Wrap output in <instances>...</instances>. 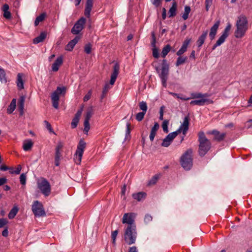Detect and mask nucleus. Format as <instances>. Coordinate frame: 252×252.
Listing matches in <instances>:
<instances>
[{
	"label": "nucleus",
	"mask_w": 252,
	"mask_h": 252,
	"mask_svg": "<svg viewBox=\"0 0 252 252\" xmlns=\"http://www.w3.org/2000/svg\"><path fill=\"white\" fill-rule=\"evenodd\" d=\"M162 0H151L152 4L156 7H158L161 4Z\"/></svg>",
	"instance_id": "obj_52"
},
{
	"label": "nucleus",
	"mask_w": 252,
	"mask_h": 252,
	"mask_svg": "<svg viewBox=\"0 0 252 252\" xmlns=\"http://www.w3.org/2000/svg\"><path fill=\"white\" fill-rule=\"evenodd\" d=\"M190 39L187 38L183 42L181 48L177 51L176 53L177 56H180L187 51L188 46L190 43Z\"/></svg>",
	"instance_id": "obj_19"
},
{
	"label": "nucleus",
	"mask_w": 252,
	"mask_h": 252,
	"mask_svg": "<svg viewBox=\"0 0 252 252\" xmlns=\"http://www.w3.org/2000/svg\"><path fill=\"white\" fill-rule=\"evenodd\" d=\"M3 17L7 19H9L11 17V13L9 11H3Z\"/></svg>",
	"instance_id": "obj_59"
},
{
	"label": "nucleus",
	"mask_w": 252,
	"mask_h": 252,
	"mask_svg": "<svg viewBox=\"0 0 252 252\" xmlns=\"http://www.w3.org/2000/svg\"><path fill=\"white\" fill-rule=\"evenodd\" d=\"M236 30L235 31V36L237 38H241L244 36L248 29V21L247 17L243 15L238 17L236 22Z\"/></svg>",
	"instance_id": "obj_4"
},
{
	"label": "nucleus",
	"mask_w": 252,
	"mask_h": 252,
	"mask_svg": "<svg viewBox=\"0 0 252 252\" xmlns=\"http://www.w3.org/2000/svg\"><path fill=\"white\" fill-rule=\"evenodd\" d=\"M159 126L157 122H155L154 126L152 127L151 130L152 131L157 132V131H158V130L159 128Z\"/></svg>",
	"instance_id": "obj_60"
},
{
	"label": "nucleus",
	"mask_w": 252,
	"mask_h": 252,
	"mask_svg": "<svg viewBox=\"0 0 252 252\" xmlns=\"http://www.w3.org/2000/svg\"><path fill=\"white\" fill-rule=\"evenodd\" d=\"M208 34V31L206 30L204 32H203L198 37V39H197L196 41V44L197 45V47L198 48H200L202 46V45L204 43L205 40L206 38V37Z\"/></svg>",
	"instance_id": "obj_23"
},
{
	"label": "nucleus",
	"mask_w": 252,
	"mask_h": 252,
	"mask_svg": "<svg viewBox=\"0 0 252 252\" xmlns=\"http://www.w3.org/2000/svg\"><path fill=\"white\" fill-rule=\"evenodd\" d=\"M158 179V176L157 175H155L149 181L148 184L149 185H155L157 182Z\"/></svg>",
	"instance_id": "obj_48"
},
{
	"label": "nucleus",
	"mask_w": 252,
	"mask_h": 252,
	"mask_svg": "<svg viewBox=\"0 0 252 252\" xmlns=\"http://www.w3.org/2000/svg\"><path fill=\"white\" fill-rule=\"evenodd\" d=\"M16 100L13 98L7 109V113L8 114H11L15 109L16 108Z\"/></svg>",
	"instance_id": "obj_31"
},
{
	"label": "nucleus",
	"mask_w": 252,
	"mask_h": 252,
	"mask_svg": "<svg viewBox=\"0 0 252 252\" xmlns=\"http://www.w3.org/2000/svg\"><path fill=\"white\" fill-rule=\"evenodd\" d=\"M63 58L60 56L57 58L52 66V69L53 71L56 72L58 71L60 66L63 63Z\"/></svg>",
	"instance_id": "obj_24"
},
{
	"label": "nucleus",
	"mask_w": 252,
	"mask_h": 252,
	"mask_svg": "<svg viewBox=\"0 0 252 252\" xmlns=\"http://www.w3.org/2000/svg\"><path fill=\"white\" fill-rule=\"evenodd\" d=\"M26 174L22 173L20 176V182L22 185H25L26 183Z\"/></svg>",
	"instance_id": "obj_45"
},
{
	"label": "nucleus",
	"mask_w": 252,
	"mask_h": 252,
	"mask_svg": "<svg viewBox=\"0 0 252 252\" xmlns=\"http://www.w3.org/2000/svg\"><path fill=\"white\" fill-rule=\"evenodd\" d=\"M80 39V37L76 36L72 40H70L65 46V50L68 51H71L75 45L77 43Z\"/></svg>",
	"instance_id": "obj_20"
},
{
	"label": "nucleus",
	"mask_w": 252,
	"mask_h": 252,
	"mask_svg": "<svg viewBox=\"0 0 252 252\" xmlns=\"http://www.w3.org/2000/svg\"><path fill=\"white\" fill-rule=\"evenodd\" d=\"M47 36V32H42L40 33L39 35L34 38L33 40V43L34 44H38L40 42L43 41Z\"/></svg>",
	"instance_id": "obj_26"
},
{
	"label": "nucleus",
	"mask_w": 252,
	"mask_h": 252,
	"mask_svg": "<svg viewBox=\"0 0 252 252\" xmlns=\"http://www.w3.org/2000/svg\"><path fill=\"white\" fill-rule=\"evenodd\" d=\"M137 237L136 227H126L124 233V239L129 245L135 243Z\"/></svg>",
	"instance_id": "obj_7"
},
{
	"label": "nucleus",
	"mask_w": 252,
	"mask_h": 252,
	"mask_svg": "<svg viewBox=\"0 0 252 252\" xmlns=\"http://www.w3.org/2000/svg\"><path fill=\"white\" fill-rule=\"evenodd\" d=\"M223 42V41L219 38L216 43L213 46L212 50H214L218 46H220Z\"/></svg>",
	"instance_id": "obj_54"
},
{
	"label": "nucleus",
	"mask_w": 252,
	"mask_h": 252,
	"mask_svg": "<svg viewBox=\"0 0 252 252\" xmlns=\"http://www.w3.org/2000/svg\"><path fill=\"white\" fill-rule=\"evenodd\" d=\"M110 89V85L108 83L105 84L104 88L102 90V94L100 96V100L101 101L102 100V99L106 97L107 94L109 91V90Z\"/></svg>",
	"instance_id": "obj_34"
},
{
	"label": "nucleus",
	"mask_w": 252,
	"mask_h": 252,
	"mask_svg": "<svg viewBox=\"0 0 252 252\" xmlns=\"http://www.w3.org/2000/svg\"><path fill=\"white\" fill-rule=\"evenodd\" d=\"M136 214L134 213H125L122 219V222L127 224V227H136L134 220Z\"/></svg>",
	"instance_id": "obj_12"
},
{
	"label": "nucleus",
	"mask_w": 252,
	"mask_h": 252,
	"mask_svg": "<svg viewBox=\"0 0 252 252\" xmlns=\"http://www.w3.org/2000/svg\"><path fill=\"white\" fill-rule=\"evenodd\" d=\"M157 132H154L151 130L150 134L149 136L150 139L151 141H153L154 139V138L156 135Z\"/></svg>",
	"instance_id": "obj_62"
},
{
	"label": "nucleus",
	"mask_w": 252,
	"mask_h": 252,
	"mask_svg": "<svg viewBox=\"0 0 252 252\" xmlns=\"http://www.w3.org/2000/svg\"><path fill=\"white\" fill-rule=\"evenodd\" d=\"M25 97L24 96H20L18 103V107L19 111V115L22 116L24 114Z\"/></svg>",
	"instance_id": "obj_25"
},
{
	"label": "nucleus",
	"mask_w": 252,
	"mask_h": 252,
	"mask_svg": "<svg viewBox=\"0 0 252 252\" xmlns=\"http://www.w3.org/2000/svg\"><path fill=\"white\" fill-rule=\"evenodd\" d=\"M61 157L62 155L61 150H55V164L56 166H59Z\"/></svg>",
	"instance_id": "obj_32"
},
{
	"label": "nucleus",
	"mask_w": 252,
	"mask_h": 252,
	"mask_svg": "<svg viewBox=\"0 0 252 252\" xmlns=\"http://www.w3.org/2000/svg\"><path fill=\"white\" fill-rule=\"evenodd\" d=\"M92 45L91 43H88L84 46V51L87 54H90L91 53Z\"/></svg>",
	"instance_id": "obj_43"
},
{
	"label": "nucleus",
	"mask_w": 252,
	"mask_h": 252,
	"mask_svg": "<svg viewBox=\"0 0 252 252\" xmlns=\"http://www.w3.org/2000/svg\"><path fill=\"white\" fill-rule=\"evenodd\" d=\"M33 142L31 139L26 140L24 141L23 148L25 151H30L33 146Z\"/></svg>",
	"instance_id": "obj_29"
},
{
	"label": "nucleus",
	"mask_w": 252,
	"mask_h": 252,
	"mask_svg": "<svg viewBox=\"0 0 252 252\" xmlns=\"http://www.w3.org/2000/svg\"><path fill=\"white\" fill-rule=\"evenodd\" d=\"M18 212V208L17 206H14L9 212L8 217L9 219H13Z\"/></svg>",
	"instance_id": "obj_35"
},
{
	"label": "nucleus",
	"mask_w": 252,
	"mask_h": 252,
	"mask_svg": "<svg viewBox=\"0 0 252 252\" xmlns=\"http://www.w3.org/2000/svg\"><path fill=\"white\" fill-rule=\"evenodd\" d=\"M164 108H165V107L164 106H162L160 108L159 119L160 120H163V113H164Z\"/></svg>",
	"instance_id": "obj_56"
},
{
	"label": "nucleus",
	"mask_w": 252,
	"mask_h": 252,
	"mask_svg": "<svg viewBox=\"0 0 252 252\" xmlns=\"http://www.w3.org/2000/svg\"><path fill=\"white\" fill-rule=\"evenodd\" d=\"M66 93V88L65 87H58L56 90L52 93L51 95V99L53 106L56 108H59V101L60 99V95H64Z\"/></svg>",
	"instance_id": "obj_8"
},
{
	"label": "nucleus",
	"mask_w": 252,
	"mask_h": 252,
	"mask_svg": "<svg viewBox=\"0 0 252 252\" xmlns=\"http://www.w3.org/2000/svg\"><path fill=\"white\" fill-rule=\"evenodd\" d=\"M207 133L213 135L214 136L213 140L219 142L223 141L226 135V133H220L219 131L216 129L209 131Z\"/></svg>",
	"instance_id": "obj_14"
},
{
	"label": "nucleus",
	"mask_w": 252,
	"mask_h": 252,
	"mask_svg": "<svg viewBox=\"0 0 252 252\" xmlns=\"http://www.w3.org/2000/svg\"><path fill=\"white\" fill-rule=\"evenodd\" d=\"M177 7V3L174 2L169 10V17H173L176 15Z\"/></svg>",
	"instance_id": "obj_30"
},
{
	"label": "nucleus",
	"mask_w": 252,
	"mask_h": 252,
	"mask_svg": "<svg viewBox=\"0 0 252 252\" xmlns=\"http://www.w3.org/2000/svg\"><path fill=\"white\" fill-rule=\"evenodd\" d=\"M147 194L144 192H139L137 193H133L132 196L133 199L138 201H140L145 199L146 197Z\"/></svg>",
	"instance_id": "obj_27"
},
{
	"label": "nucleus",
	"mask_w": 252,
	"mask_h": 252,
	"mask_svg": "<svg viewBox=\"0 0 252 252\" xmlns=\"http://www.w3.org/2000/svg\"><path fill=\"white\" fill-rule=\"evenodd\" d=\"M118 232H119L118 230H116L112 232L111 237H112L113 244L115 243L116 237L118 234Z\"/></svg>",
	"instance_id": "obj_53"
},
{
	"label": "nucleus",
	"mask_w": 252,
	"mask_h": 252,
	"mask_svg": "<svg viewBox=\"0 0 252 252\" xmlns=\"http://www.w3.org/2000/svg\"><path fill=\"white\" fill-rule=\"evenodd\" d=\"M89 121H90L84 120V131L85 132V133H87L89 131V130H90V125Z\"/></svg>",
	"instance_id": "obj_42"
},
{
	"label": "nucleus",
	"mask_w": 252,
	"mask_h": 252,
	"mask_svg": "<svg viewBox=\"0 0 252 252\" xmlns=\"http://www.w3.org/2000/svg\"><path fill=\"white\" fill-rule=\"evenodd\" d=\"M23 74L18 73L17 77L16 84L18 90H21L24 89V81L22 79Z\"/></svg>",
	"instance_id": "obj_28"
},
{
	"label": "nucleus",
	"mask_w": 252,
	"mask_h": 252,
	"mask_svg": "<svg viewBox=\"0 0 252 252\" xmlns=\"http://www.w3.org/2000/svg\"><path fill=\"white\" fill-rule=\"evenodd\" d=\"M231 28V25L230 23H227L226 27L222 32L221 35L219 37L223 42L225 41L226 38L229 35V32Z\"/></svg>",
	"instance_id": "obj_22"
},
{
	"label": "nucleus",
	"mask_w": 252,
	"mask_h": 252,
	"mask_svg": "<svg viewBox=\"0 0 252 252\" xmlns=\"http://www.w3.org/2000/svg\"><path fill=\"white\" fill-rule=\"evenodd\" d=\"M93 115V110L92 108L88 109L86 112L85 120L90 121Z\"/></svg>",
	"instance_id": "obj_46"
},
{
	"label": "nucleus",
	"mask_w": 252,
	"mask_h": 252,
	"mask_svg": "<svg viewBox=\"0 0 252 252\" xmlns=\"http://www.w3.org/2000/svg\"><path fill=\"white\" fill-rule=\"evenodd\" d=\"M46 15V13H42L37 16L34 21V24L35 26H38L40 22H42L45 19Z\"/></svg>",
	"instance_id": "obj_36"
},
{
	"label": "nucleus",
	"mask_w": 252,
	"mask_h": 252,
	"mask_svg": "<svg viewBox=\"0 0 252 252\" xmlns=\"http://www.w3.org/2000/svg\"><path fill=\"white\" fill-rule=\"evenodd\" d=\"M120 65L118 63H116L113 67V71L111 76L110 84L114 85L119 73Z\"/></svg>",
	"instance_id": "obj_16"
},
{
	"label": "nucleus",
	"mask_w": 252,
	"mask_h": 252,
	"mask_svg": "<svg viewBox=\"0 0 252 252\" xmlns=\"http://www.w3.org/2000/svg\"><path fill=\"white\" fill-rule=\"evenodd\" d=\"M93 6V0H87L85 8L84 11V15L88 18L90 16V13Z\"/></svg>",
	"instance_id": "obj_21"
},
{
	"label": "nucleus",
	"mask_w": 252,
	"mask_h": 252,
	"mask_svg": "<svg viewBox=\"0 0 252 252\" xmlns=\"http://www.w3.org/2000/svg\"><path fill=\"white\" fill-rule=\"evenodd\" d=\"M37 186L41 193L45 196H48L51 193V185L46 179L41 178L37 182Z\"/></svg>",
	"instance_id": "obj_9"
},
{
	"label": "nucleus",
	"mask_w": 252,
	"mask_h": 252,
	"mask_svg": "<svg viewBox=\"0 0 252 252\" xmlns=\"http://www.w3.org/2000/svg\"><path fill=\"white\" fill-rule=\"evenodd\" d=\"M32 210L35 217H39L46 216L43 206L38 200L33 201Z\"/></svg>",
	"instance_id": "obj_11"
},
{
	"label": "nucleus",
	"mask_w": 252,
	"mask_h": 252,
	"mask_svg": "<svg viewBox=\"0 0 252 252\" xmlns=\"http://www.w3.org/2000/svg\"><path fill=\"white\" fill-rule=\"evenodd\" d=\"M199 148L198 154L201 157L204 156L211 147L210 141L206 138L203 131H200L198 134Z\"/></svg>",
	"instance_id": "obj_5"
},
{
	"label": "nucleus",
	"mask_w": 252,
	"mask_h": 252,
	"mask_svg": "<svg viewBox=\"0 0 252 252\" xmlns=\"http://www.w3.org/2000/svg\"><path fill=\"white\" fill-rule=\"evenodd\" d=\"M151 46L152 47L153 56L156 59H158L159 57V54L158 49L156 47V37L154 32H151Z\"/></svg>",
	"instance_id": "obj_15"
},
{
	"label": "nucleus",
	"mask_w": 252,
	"mask_h": 252,
	"mask_svg": "<svg viewBox=\"0 0 252 252\" xmlns=\"http://www.w3.org/2000/svg\"><path fill=\"white\" fill-rule=\"evenodd\" d=\"M86 21V20L84 17L80 18L71 29V33L73 34H78L83 30Z\"/></svg>",
	"instance_id": "obj_13"
},
{
	"label": "nucleus",
	"mask_w": 252,
	"mask_h": 252,
	"mask_svg": "<svg viewBox=\"0 0 252 252\" xmlns=\"http://www.w3.org/2000/svg\"><path fill=\"white\" fill-rule=\"evenodd\" d=\"M181 165L186 170H189L193 165L192 150L188 149L180 158Z\"/></svg>",
	"instance_id": "obj_6"
},
{
	"label": "nucleus",
	"mask_w": 252,
	"mask_h": 252,
	"mask_svg": "<svg viewBox=\"0 0 252 252\" xmlns=\"http://www.w3.org/2000/svg\"><path fill=\"white\" fill-rule=\"evenodd\" d=\"M86 143L82 139H81L77 145V150L74 155V160L75 162L79 165L81 163L82 158L84 151V149L86 148Z\"/></svg>",
	"instance_id": "obj_10"
},
{
	"label": "nucleus",
	"mask_w": 252,
	"mask_h": 252,
	"mask_svg": "<svg viewBox=\"0 0 252 252\" xmlns=\"http://www.w3.org/2000/svg\"><path fill=\"white\" fill-rule=\"evenodd\" d=\"M44 123L46 127L49 131V132L50 133L55 134V133L54 131L51 124L47 121H46V120L44 121Z\"/></svg>",
	"instance_id": "obj_47"
},
{
	"label": "nucleus",
	"mask_w": 252,
	"mask_h": 252,
	"mask_svg": "<svg viewBox=\"0 0 252 252\" xmlns=\"http://www.w3.org/2000/svg\"><path fill=\"white\" fill-rule=\"evenodd\" d=\"M21 166L20 165H18L15 170H13L11 168L9 171L11 174H19L21 170Z\"/></svg>",
	"instance_id": "obj_49"
},
{
	"label": "nucleus",
	"mask_w": 252,
	"mask_h": 252,
	"mask_svg": "<svg viewBox=\"0 0 252 252\" xmlns=\"http://www.w3.org/2000/svg\"><path fill=\"white\" fill-rule=\"evenodd\" d=\"M153 218L149 214H146L144 217V222L145 223L148 224L152 221Z\"/></svg>",
	"instance_id": "obj_50"
},
{
	"label": "nucleus",
	"mask_w": 252,
	"mask_h": 252,
	"mask_svg": "<svg viewBox=\"0 0 252 252\" xmlns=\"http://www.w3.org/2000/svg\"><path fill=\"white\" fill-rule=\"evenodd\" d=\"M63 144L62 142L60 141L58 143V144L55 148V150H62V148H63Z\"/></svg>",
	"instance_id": "obj_61"
},
{
	"label": "nucleus",
	"mask_w": 252,
	"mask_h": 252,
	"mask_svg": "<svg viewBox=\"0 0 252 252\" xmlns=\"http://www.w3.org/2000/svg\"><path fill=\"white\" fill-rule=\"evenodd\" d=\"M213 0H205V9L207 11L209 10L210 6L211 5L212 3Z\"/></svg>",
	"instance_id": "obj_55"
},
{
	"label": "nucleus",
	"mask_w": 252,
	"mask_h": 252,
	"mask_svg": "<svg viewBox=\"0 0 252 252\" xmlns=\"http://www.w3.org/2000/svg\"><path fill=\"white\" fill-rule=\"evenodd\" d=\"M209 96L207 93L202 94L201 93H193L190 94V97L183 98L184 100H187L189 99H197L191 100L190 102L191 105L204 106L205 104L213 103V101L210 99L206 98Z\"/></svg>",
	"instance_id": "obj_3"
},
{
	"label": "nucleus",
	"mask_w": 252,
	"mask_h": 252,
	"mask_svg": "<svg viewBox=\"0 0 252 252\" xmlns=\"http://www.w3.org/2000/svg\"><path fill=\"white\" fill-rule=\"evenodd\" d=\"M128 252H138V251L136 247L135 246H133L129 248Z\"/></svg>",
	"instance_id": "obj_64"
},
{
	"label": "nucleus",
	"mask_w": 252,
	"mask_h": 252,
	"mask_svg": "<svg viewBox=\"0 0 252 252\" xmlns=\"http://www.w3.org/2000/svg\"><path fill=\"white\" fill-rule=\"evenodd\" d=\"M190 12V7L189 6H185V11L182 15V18L184 20H187L189 17V14Z\"/></svg>",
	"instance_id": "obj_39"
},
{
	"label": "nucleus",
	"mask_w": 252,
	"mask_h": 252,
	"mask_svg": "<svg viewBox=\"0 0 252 252\" xmlns=\"http://www.w3.org/2000/svg\"><path fill=\"white\" fill-rule=\"evenodd\" d=\"M0 81L1 83H6L7 82L5 71L1 67H0Z\"/></svg>",
	"instance_id": "obj_37"
},
{
	"label": "nucleus",
	"mask_w": 252,
	"mask_h": 252,
	"mask_svg": "<svg viewBox=\"0 0 252 252\" xmlns=\"http://www.w3.org/2000/svg\"><path fill=\"white\" fill-rule=\"evenodd\" d=\"M8 235V227H6L2 232V235L4 237H7Z\"/></svg>",
	"instance_id": "obj_63"
},
{
	"label": "nucleus",
	"mask_w": 252,
	"mask_h": 252,
	"mask_svg": "<svg viewBox=\"0 0 252 252\" xmlns=\"http://www.w3.org/2000/svg\"><path fill=\"white\" fill-rule=\"evenodd\" d=\"M171 47L169 44H167L162 49L161 56L162 58H165L168 53L170 51Z\"/></svg>",
	"instance_id": "obj_33"
},
{
	"label": "nucleus",
	"mask_w": 252,
	"mask_h": 252,
	"mask_svg": "<svg viewBox=\"0 0 252 252\" xmlns=\"http://www.w3.org/2000/svg\"><path fill=\"white\" fill-rule=\"evenodd\" d=\"M169 124V121L168 120H164L162 124V127L163 129V130L165 133L168 132V126Z\"/></svg>",
	"instance_id": "obj_41"
},
{
	"label": "nucleus",
	"mask_w": 252,
	"mask_h": 252,
	"mask_svg": "<svg viewBox=\"0 0 252 252\" xmlns=\"http://www.w3.org/2000/svg\"><path fill=\"white\" fill-rule=\"evenodd\" d=\"M145 114H146V113H144L143 112L138 113L136 115V117H135L136 120L138 122L141 121L143 119Z\"/></svg>",
	"instance_id": "obj_44"
},
{
	"label": "nucleus",
	"mask_w": 252,
	"mask_h": 252,
	"mask_svg": "<svg viewBox=\"0 0 252 252\" xmlns=\"http://www.w3.org/2000/svg\"><path fill=\"white\" fill-rule=\"evenodd\" d=\"M157 61L154 62L152 65L154 67L156 72L158 73L159 77L161 79L162 86L164 88L167 87V81L169 74V64L165 59L161 62V68L156 64Z\"/></svg>",
	"instance_id": "obj_2"
},
{
	"label": "nucleus",
	"mask_w": 252,
	"mask_h": 252,
	"mask_svg": "<svg viewBox=\"0 0 252 252\" xmlns=\"http://www.w3.org/2000/svg\"><path fill=\"white\" fill-rule=\"evenodd\" d=\"M189 115L186 116L183 120V123L179 127V128L175 131L170 133L168 134L165 138L163 139L161 143V146L165 147H168L172 143L173 139L181 132L183 133L184 135L182 136L180 143H181L184 139L185 136L186 135L187 131L189 128Z\"/></svg>",
	"instance_id": "obj_1"
},
{
	"label": "nucleus",
	"mask_w": 252,
	"mask_h": 252,
	"mask_svg": "<svg viewBox=\"0 0 252 252\" xmlns=\"http://www.w3.org/2000/svg\"><path fill=\"white\" fill-rule=\"evenodd\" d=\"M82 111L83 107H81L79 110H77L71 123V126L72 128H75L77 127Z\"/></svg>",
	"instance_id": "obj_17"
},
{
	"label": "nucleus",
	"mask_w": 252,
	"mask_h": 252,
	"mask_svg": "<svg viewBox=\"0 0 252 252\" xmlns=\"http://www.w3.org/2000/svg\"><path fill=\"white\" fill-rule=\"evenodd\" d=\"M91 95H92V92H91V91H89L87 93V94L84 96V97L83 98L84 101L85 102V101H88L90 99Z\"/></svg>",
	"instance_id": "obj_57"
},
{
	"label": "nucleus",
	"mask_w": 252,
	"mask_h": 252,
	"mask_svg": "<svg viewBox=\"0 0 252 252\" xmlns=\"http://www.w3.org/2000/svg\"><path fill=\"white\" fill-rule=\"evenodd\" d=\"M220 24V21L218 20L211 28L209 34V38L211 40H213L215 38Z\"/></svg>",
	"instance_id": "obj_18"
},
{
	"label": "nucleus",
	"mask_w": 252,
	"mask_h": 252,
	"mask_svg": "<svg viewBox=\"0 0 252 252\" xmlns=\"http://www.w3.org/2000/svg\"><path fill=\"white\" fill-rule=\"evenodd\" d=\"M130 124L127 123L126 125V138L130 136Z\"/></svg>",
	"instance_id": "obj_51"
},
{
	"label": "nucleus",
	"mask_w": 252,
	"mask_h": 252,
	"mask_svg": "<svg viewBox=\"0 0 252 252\" xmlns=\"http://www.w3.org/2000/svg\"><path fill=\"white\" fill-rule=\"evenodd\" d=\"M188 58L187 57H182L181 56H179L177 59V61L176 62V65L177 66H178L181 64H184L186 61H187Z\"/></svg>",
	"instance_id": "obj_38"
},
{
	"label": "nucleus",
	"mask_w": 252,
	"mask_h": 252,
	"mask_svg": "<svg viewBox=\"0 0 252 252\" xmlns=\"http://www.w3.org/2000/svg\"><path fill=\"white\" fill-rule=\"evenodd\" d=\"M8 223V221L6 219H0V228L3 227Z\"/></svg>",
	"instance_id": "obj_58"
},
{
	"label": "nucleus",
	"mask_w": 252,
	"mask_h": 252,
	"mask_svg": "<svg viewBox=\"0 0 252 252\" xmlns=\"http://www.w3.org/2000/svg\"><path fill=\"white\" fill-rule=\"evenodd\" d=\"M139 106L142 112L146 113L147 110V104L145 101H142L139 103Z\"/></svg>",
	"instance_id": "obj_40"
}]
</instances>
